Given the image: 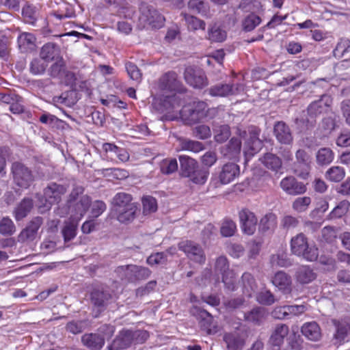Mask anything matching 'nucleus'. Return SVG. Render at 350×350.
I'll return each instance as SVG.
<instances>
[{
	"label": "nucleus",
	"mask_w": 350,
	"mask_h": 350,
	"mask_svg": "<svg viewBox=\"0 0 350 350\" xmlns=\"http://www.w3.org/2000/svg\"><path fill=\"white\" fill-rule=\"evenodd\" d=\"M217 114V107H209L206 102L200 100L189 102L180 111L181 120L189 126L212 120Z\"/></svg>",
	"instance_id": "1"
},
{
	"label": "nucleus",
	"mask_w": 350,
	"mask_h": 350,
	"mask_svg": "<svg viewBox=\"0 0 350 350\" xmlns=\"http://www.w3.org/2000/svg\"><path fill=\"white\" fill-rule=\"evenodd\" d=\"M11 174L14 183L23 189L29 188L35 180L31 170L20 161H14L12 163Z\"/></svg>",
	"instance_id": "2"
},
{
	"label": "nucleus",
	"mask_w": 350,
	"mask_h": 350,
	"mask_svg": "<svg viewBox=\"0 0 350 350\" xmlns=\"http://www.w3.org/2000/svg\"><path fill=\"white\" fill-rule=\"evenodd\" d=\"M157 87L162 92L184 94L187 88L178 79V75L174 71H168L162 75L157 81Z\"/></svg>",
	"instance_id": "3"
},
{
	"label": "nucleus",
	"mask_w": 350,
	"mask_h": 350,
	"mask_svg": "<svg viewBox=\"0 0 350 350\" xmlns=\"http://www.w3.org/2000/svg\"><path fill=\"white\" fill-rule=\"evenodd\" d=\"M178 248L184 252L190 260L199 265L205 263L206 255L199 243L191 240H183L178 243Z\"/></svg>",
	"instance_id": "4"
},
{
	"label": "nucleus",
	"mask_w": 350,
	"mask_h": 350,
	"mask_svg": "<svg viewBox=\"0 0 350 350\" xmlns=\"http://www.w3.org/2000/svg\"><path fill=\"white\" fill-rule=\"evenodd\" d=\"M296 160L292 165V170L297 176L306 179L311 170V158L308 152L299 149L295 153Z\"/></svg>",
	"instance_id": "5"
},
{
	"label": "nucleus",
	"mask_w": 350,
	"mask_h": 350,
	"mask_svg": "<svg viewBox=\"0 0 350 350\" xmlns=\"http://www.w3.org/2000/svg\"><path fill=\"white\" fill-rule=\"evenodd\" d=\"M140 19L154 28H161L164 25L165 18L153 6L147 3L141 5Z\"/></svg>",
	"instance_id": "6"
},
{
	"label": "nucleus",
	"mask_w": 350,
	"mask_h": 350,
	"mask_svg": "<svg viewBox=\"0 0 350 350\" xmlns=\"http://www.w3.org/2000/svg\"><path fill=\"white\" fill-rule=\"evenodd\" d=\"M42 224V217H33L19 233L18 241L20 243H27L34 241L37 237L38 230L40 228Z\"/></svg>",
	"instance_id": "7"
},
{
	"label": "nucleus",
	"mask_w": 350,
	"mask_h": 350,
	"mask_svg": "<svg viewBox=\"0 0 350 350\" xmlns=\"http://www.w3.org/2000/svg\"><path fill=\"white\" fill-rule=\"evenodd\" d=\"M184 79L187 84L193 88L202 89L208 85V80L202 70L187 67L184 72Z\"/></svg>",
	"instance_id": "8"
},
{
	"label": "nucleus",
	"mask_w": 350,
	"mask_h": 350,
	"mask_svg": "<svg viewBox=\"0 0 350 350\" xmlns=\"http://www.w3.org/2000/svg\"><path fill=\"white\" fill-rule=\"evenodd\" d=\"M66 191L67 187L65 185L51 183L44 189L43 196L49 204H58Z\"/></svg>",
	"instance_id": "9"
},
{
	"label": "nucleus",
	"mask_w": 350,
	"mask_h": 350,
	"mask_svg": "<svg viewBox=\"0 0 350 350\" xmlns=\"http://www.w3.org/2000/svg\"><path fill=\"white\" fill-rule=\"evenodd\" d=\"M289 333V327L286 324L278 323L273 329L268 343L272 350H280L284 339Z\"/></svg>",
	"instance_id": "10"
},
{
	"label": "nucleus",
	"mask_w": 350,
	"mask_h": 350,
	"mask_svg": "<svg viewBox=\"0 0 350 350\" xmlns=\"http://www.w3.org/2000/svg\"><path fill=\"white\" fill-rule=\"evenodd\" d=\"M332 104V98L329 95L323 94L320 98L312 102L307 108V112L311 118L326 113Z\"/></svg>",
	"instance_id": "11"
},
{
	"label": "nucleus",
	"mask_w": 350,
	"mask_h": 350,
	"mask_svg": "<svg viewBox=\"0 0 350 350\" xmlns=\"http://www.w3.org/2000/svg\"><path fill=\"white\" fill-rule=\"evenodd\" d=\"M241 228L244 234L252 235L256 229L257 218L254 213L247 208H243L239 213Z\"/></svg>",
	"instance_id": "12"
},
{
	"label": "nucleus",
	"mask_w": 350,
	"mask_h": 350,
	"mask_svg": "<svg viewBox=\"0 0 350 350\" xmlns=\"http://www.w3.org/2000/svg\"><path fill=\"white\" fill-rule=\"evenodd\" d=\"M280 185L282 189L291 196L301 195L307 191L306 185L292 176L284 178Z\"/></svg>",
	"instance_id": "13"
},
{
	"label": "nucleus",
	"mask_w": 350,
	"mask_h": 350,
	"mask_svg": "<svg viewBox=\"0 0 350 350\" xmlns=\"http://www.w3.org/2000/svg\"><path fill=\"white\" fill-rule=\"evenodd\" d=\"M239 85L233 83H218L208 88V94L213 97H226L237 95L239 92Z\"/></svg>",
	"instance_id": "14"
},
{
	"label": "nucleus",
	"mask_w": 350,
	"mask_h": 350,
	"mask_svg": "<svg viewBox=\"0 0 350 350\" xmlns=\"http://www.w3.org/2000/svg\"><path fill=\"white\" fill-rule=\"evenodd\" d=\"M272 284L284 295H289L293 291L291 275L284 271L276 272L271 280Z\"/></svg>",
	"instance_id": "15"
},
{
	"label": "nucleus",
	"mask_w": 350,
	"mask_h": 350,
	"mask_svg": "<svg viewBox=\"0 0 350 350\" xmlns=\"http://www.w3.org/2000/svg\"><path fill=\"white\" fill-rule=\"evenodd\" d=\"M273 135L276 139L282 144H291L293 137L288 125L284 121H277L273 125Z\"/></svg>",
	"instance_id": "16"
},
{
	"label": "nucleus",
	"mask_w": 350,
	"mask_h": 350,
	"mask_svg": "<svg viewBox=\"0 0 350 350\" xmlns=\"http://www.w3.org/2000/svg\"><path fill=\"white\" fill-rule=\"evenodd\" d=\"M240 174V167L232 162L224 164L219 172L218 178L223 185L232 182Z\"/></svg>",
	"instance_id": "17"
},
{
	"label": "nucleus",
	"mask_w": 350,
	"mask_h": 350,
	"mask_svg": "<svg viewBox=\"0 0 350 350\" xmlns=\"http://www.w3.org/2000/svg\"><path fill=\"white\" fill-rule=\"evenodd\" d=\"M131 330L123 329L107 347L108 350H121L129 347L133 344Z\"/></svg>",
	"instance_id": "18"
},
{
	"label": "nucleus",
	"mask_w": 350,
	"mask_h": 350,
	"mask_svg": "<svg viewBox=\"0 0 350 350\" xmlns=\"http://www.w3.org/2000/svg\"><path fill=\"white\" fill-rule=\"evenodd\" d=\"M198 312L200 320L199 326L202 331L207 334H211L217 332V326L214 325L213 317L206 310H201L197 307H193Z\"/></svg>",
	"instance_id": "19"
},
{
	"label": "nucleus",
	"mask_w": 350,
	"mask_h": 350,
	"mask_svg": "<svg viewBox=\"0 0 350 350\" xmlns=\"http://www.w3.org/2000/svg\"><path fill=\"white\" fill-rule=\"evenodd\" d=\"M181 99L176 94L163 96L159 98L157 109L161 113H171L180 107Z\"/></svg>",
	"instance_id": "20"
},
{
	"label": "nucleus",
	"mask_w": 350,
	"mask_h": 350,
	"mask_svg": "<svg viewBox=\"0 0 350 350\" xmlns=\"http://www.w3.org/2000/svg\"><path fill=\"white\" fill-rule=\"evenodd\" d=\"M81 342L90 350H100L105 345V340L100 334L86 333L81 336Z\"/></svg>",
	"instance_id": "21"
},
{
	"label": "nucleus",
	"mask_w": 350,
	"mask_h": 350,
	"mask_svg": "<svg viewBox=\"0 0 350 350\" xmlns=\"http://www.w3.org/2000/svg\"><path fill=\"white\" fill-rule=\"evenodd\" d=\"M17 43L21 53H30L36 49V38L31 33L22 32L17 38Z\"/></svg>",
	"instance_id": "22"
},
{
	"label": "nucleus",
	"mask_w": 350,
	"mask_h": 350,
	"mask_svg": "<svg viewBox=\"0 0 350 350\" xmlns=\"http://www.w3.org/2000/svg\"><path fill=\"white\" fill-rule=\"evenodd\" d=\"M40 57L46 63L55 61L61 57L59 47L55 43L47 42L42 46Z\"/></svg>",
	"instance_id": "23"
},
{
	"label": "nucleus",
	"mask_w": 350,
	"mask_h": 350,
	"mask_svg": "<svg viewBox=\"0 0 350 350\" xmlns=\"http://www.w3.org/2000/svg\"><path fill=\"white\" fill-rule=\"evenodd\" d=\"M241 150V141L237 137H232L229 142L221 150L224 157L228 159L239 158Z\"/></svg>",
	"instance_id": "24"
},
{
	"label": "nucleus",
	"mask_w": 350,
	"mask_h": 350,
	"mask_svg": "<svg viewBox=\"0 0 350 350\" xmlns=\"http://www.w3.org/2000/svg\"><path fill=\"white\" fill-rule=\"evenodd\" d=\"M223 340L228 350H242L245 345V339L237 332L224 334Z\"/></svg>",
	"instance_id": "25"
},
{
	"label": "nucleus",
	"mask_w": 350,
	"mask_h": 350,
	"mask_svg": "<svg viewBox=\"0 0 350 350\" xmlns=\"http://www.w3.org/2000/svg\"><path fill=\"white\" fill-rule=\"evenodd\" d=\"M133 196L125 192L117 193L113 198L112 204L114 213L118 211H122L124 208L133 206L136 202H133Z\"/></svg>",
	"instance_id": "26"
},
{
	"label": "nucleus",
	"mask_w": 350,
	"mask_h": 350,
	"mask_svg": "<svg viewBox=\"0 0 350 350\" xmlns=\"http://www.w3.org/2000/svg\"><path fill=\"white\" fill-rule=\"evenodd\" d=\"M302 334L308 340L317 341L321 337V330L315 321L305 323L301 327Z\"/></svg>",
	"instance_id": "27"
},
{
	"label": "nucleus",
	"mask_w": 350,
	"mask_h": 350,
	"mask_svg": "<svg viewBox=\"0 0 350 350\" xmlns=\"http://www.w3.org/2000/svg\"><path fill=\"white\" fill-rule=\"evenodd\" d=\"M178 151H189L198 153L205 149L204 145L198 141L192 140L185 137H178Z\"/></svg>",
	"instance_id": "28"
},
{
	"label": "nucleus",
	"mask_w": 350,
	"mask_h": 350,
	"mask_svg": "<svg viewBox=\"0 0 350 350\" xmlns=\"http://www.w3.org/2000/svg\"><path fill=\"white\" fill-rule=\"evenodd\" d=\"M180 176L188 178L198 165L197 161L187 155L179 156Z\"/></svg>",
	"instance_id": "29"
},
{
	"label": "nucleus",
	"mask_w": 350,
	"mask_h": 350,
	"mask_svg": "<svg viewBox=\"0 0 350 350\" xmlns=\"http://www.w3.org/2000/svg\"><path fill=\"white\" fill-rule=\"evenodd\" d=\"M317 274L309 266L303 265L299 267L295 273L297 282L301 284H307L314 281Z\"/></svg>",
	"instance_id": "30"
},
{
	"label": "nucleus",
	"mask_w": 350,
	"mask_h": 350,
	"mask_svg": "<svg viewBox=\"0 0 350 350\" xmlns=\"http://www.w3.org/2000/svg\"><path fill=\"white\" fill-rule=\"evenodd\" d=\"M308 239L303 233L297 234L293 237L291 240V249L292 252L297 255L301 256V254H304L308 248Z\"/></svg>",
	"instance_id": "31"
},
{
	"label": "nucleus",
	"mask_w": 350,
	"mask_h": 350,
	"mask_svg": "<svg viewBox=\"0 0 350 350\" xmlns=\"http://www.w3.org/2000/svg\"><path fill=\"white\" fill-rule=\"evenodd\" d=\"M33 206V200L25 198L14 208L13 215L16 221H21L27 216Z\"/></svg>",
	"instance_id": "32"
},
{
	"label": "nucleus",
	"mask_w": 350,
	"mask_h": 350,
	"mask_svg": "<svg viewBox=\"0 0 350 350\" xmlns=\"http://www.w3.org/2000/svg\"><path fill=\"white\" fill-rule=\"evenodd\" d=\"M79 221L77 219L70 217L64 222L62 233L65 242L72 240L77 236Z\"/></svg>",
	"instance_id": "33"
},
{
	"label": "nucleus",
	"mask_w": 350,
	"mask_h": 350,
	"mask_svg": "<svg viewBox=\"0 0 350 350\" xmlns=\"http://www.w3.org/2000/svg\"><path fill=\"white\" fill-rule=\"evenodd\" d=\"M138 211L137 204L124 208L122 211H118L115 212L116 219L118 221L122 224H128L132 222Z\"/></svg>",
	"instance_id": "34"
},
{
	"label": "nucleus",
	"mask_w": 350,
	"mask_h": 350,
	"mask_svg": "<svg viewBox=\"0 0 350 350\" xmlns=\"http://www.w3.org/2000/svg\"><path fill=\"white\" fill-rule=\"evenodd\" d=\"M267 316L266 310L262 307H256L250 312L245 313L244 318L247 322L256 325H260L265 319Z\"/></svg>",
	"instance_id": "35"
},
{
	"label": "nucleus",
	"mask_w": 350,
	"mask_h": 350,
	"mask_svg": "<svg viewBox=\"0 0 350 350\" xmlns=\"http://www.w3.org/2000/svg\"><path fill=\"white\" fill-rule=\"evenodd\" d=\"M260 161L265 167L273 172H278L282 168L281 159L274 154L266 153Z\"/></svg>",
	"instance_id": "36"
},
{
	"label": "nucleus",
	"mask_w": 350,
	"mask_h": 350,
	"mask_svg": "<svg viewBox=\"0 0 350 350\" xmlns=\"http://www.w3.org/2000/svg\"><path fill=\"white\" fill-rule=\"evenodd\" d=\"M91 204V198L87 196H82L79 201L77 202L74 206L77 219L80 220L86 213Z\"/></svg>",
	"instance_id": "37"
},
{
	"label": "nucleus",
	"mask_w": 350,
	"mask_h": 350,
	"mask_svg": "<svg viewBox=\"0 0 350 350\" xmlns=\"http://www.w3.org/2000/svg\"><path fill=\"white\" fill-rule=\"evenodd\" d=\"M209 176V170L208 169L200 167L199 165L188 177L189 180L196 185H204Z\"/></svg>",
	"instance_id": "38"
},
{
	"label": "nucleus",
	"mask_w": 350,
	"mask_h": 350,
	"mask_svg": "<svg viewBox=\"0 0 350 350\" xmlns=\"http://www.w3.org/2000/svg\"><path fill=\"white\" fill-rule=\"evenodd\" d=\"M334 158V153L329 148H321L317 152V162L319 165H327L331 163Z\"/></svg>",
	"instance_id": "39"
},
{
	"label": "nucleus",
	"mask_w": 350,
	"mask_h": 350,
	"mask_svg": "<svg viewBox=\"0 0 350 350\" xmlns=\"http://www.w3.org/2000/svg\"><path fill=\"white\" fill-rule=\"evenodd\" d=\"M241 280L243 286V293L248 297H251L256 287L254 278L251 273L245 272L242 275Z\"/></svg>",
	"instance_id": "40"
},
{
	"label": "nucleus",
	"mask_w": 350,
	"mask_h": 350,
	"mask_svg": "<svg viewBox=\"0 0 350 350\" xmlns=\"http://www.w3.org/2000/svg\"><path fill=\"white\" fill-rule=\"evenodd\" d=\"M345 176V171L343 167L340 166H332L325 172V178L331 182L338 183L341 181Z\"/></svg>",
	"instance_id": "41"
},
{
	"label": "nucleus",
	"mask_w": 350,
	"mask_h": 350,
	"mask_svg": "<svg viewBox=\"0 0 350 350\" xmlns=\"http://www.w3.org/2000/svg\"><path fill=\"white\" fill-rule=\"evenodd\" d=\"M277 226V216L273 213H267L260 220L259 228L262 231L273 230Z\"/></svg>",
	"instance_id": "42"
},
{
	"label": "nucleus",
	"mask_w": 350,
	"mask_h": 350,
	"mask_svg": "<svg viewBox=\"0 0 350 350\" xmlns=\"http://www.w3.org/2000/svg\"><path fill=\"white\" fill-rule=\"evenodd\" d=\"M143 214L149 215L157 211V202L156 198L151 196H145L142 198Z\"/></svg>",
	"instance_id": "43"
},
{
	"label": "nucleus",
	"mask_w": 350,
	"mask_h": 350,
	"mask_svg": "<svg viewBox=\"0 0 350 350\" xmlns=\"http://www.w3.org/2000/svg\"><path fill=\"white\" fill-rule=\"evenodd\" d=\"M350 208V202L348 200H342L338 205L330 212L329 217L330 219L340 218L345 215Z\"/></svg>",
	"instance_id": "44"
},
{
	"label": "nucleus",
	"mask_w": 350,
	"mask_h": 350,
	"mask_svg": "<svg viewBox=\"0 0 350 350\" xmlns=\"http://www.w3.org/2000/svg\"><path fill=\"white\" fill-rule=\"evenodd\" d=\"M350 51V40L347 38H342L339 40L336 46L333 51L335 57L341 58L344 55Z\"/></svg>",
	"instance_id": "45"
},
{
	"label": "nucleus",
	"mask_w": 350,
	"mask_h": 350,
	"mask_svg": "<svg viewBox=\"0 0 350 350\" xmlns=\"http://www.w3.org/2000/svg\"><path fill=\"white\" fill-rule=\"evenodd\" d=\"M262 146V141H246L244 146V154L247 159L252 158L258 153Z\"/></svg>",
	"instance_id": "46"
},
{
	"label": "nucleus",
	"mask_w": 350,
	"mask_h": 350,
	"mask_svg": "<svg viewBox=\"0 0 350 350\" xmlns=\"http://www.w3.org/2000/svg\"><path fill=\"white\" fill-rule=\"evenodd\" d=\"M16 231V226L9 217H3L0 220V234L4 236L12 235Z\"/></svg>",
	"instance_id": "47"
},
{
	"label": "nucleus",
	"mask_w": 350,
	"mask_h": 350,
	"mask_svg": "<svg viewBox=\"0 0 350 350\" xmlns=\"http://www.w3.org/2000/svg\"><path fill=\"white\" fill-rule=\"evenodd\" d=\"M311 202L308 196L299 197L293 202L292 208L297 213H303L308 210Z\"/></svg>",
	"instance_id": "48"
},
{
	"label": "nucleus",
	"mask_w": 350,
	"mask_h": 350,
	"mask_svg": "<svg viewBox=\"0 0 350 350\" xmlns=\"http://www.w3.org/2000/svg\"><path fill=\"white\" fill-rule=\"evenodd\" d=\"M109 294L103 291L94 290L91 293V301L93 304L98 308H103L105 306L106 301L109 299Z\"/></svg>",
	"instance_id": "49"
},
{
	"label": "nucleus",
	"mask_w": 350,
	"mask_h": 350,
	"mask_svg": "<svg viewBox=\"0 0 350 350\" xmlns=\"http://www.w3.org/2000/svg\"><path fill=\"white\" fill-rule=\"evenodd\" d=\"M161 172L163 174H171L178 170V163L176 159H165L159 165Z\"/></svg>",
	"instance_id": "50"
},
{
	"label": "nucleus",
	"mask_w": 350,
	"mask_h": 350,
	"mask_svg": "<svg viewBox=\"0 0 350 350\" xmlns=\"http://www.w3.org/2000/svg\"><path fill=\"white\" fill-rule=\"evenodd\" d=\"M47 66V63L41 58H35L30 62L29 71L33 75H41L44 73Z\"/></svg>",
	"instance_id": "51"
},
{
	"label": "nucleus",
	"mask_w": 350,
	"mask_h": 350,
	"mask_svg": "<svg viewBox=\"0 0 350 350\" xmlns=\"http://www.w3.org/2000/svg\"><path fill=\"white\" fill-rule=\"evenodd\" d=\"M222 282L226 288L229 291H234L236 284V273L232 269H228L221 274Z\"/></svg>",
	"instance_id": "52"
},
{
	"label": "nucleus",
	"mask_w": 350,
	"mask_h": 350,
	"mask_svg": "<svg viewBox=\"0 0 350 350\" xmlns=\"http://www.w3.org/2000/svg\"><path fill=\"white\" fill-rule=\"evenodd\" d=\"M256 301L264 306H271L275 302L274 295L270 290H262L256 295Z\"/></svg>",
	"instance_id": "53"
},
{
	"label": "nucleus",
	"mask_w": 350,
	"mask_h": 350,
	"mask_svg": "<svg viewBox=\"0 0 350 350\" xmlns=\"http://www.w3.org/2000/svg\"><path fill=\"white\" fill-rule=\"evenodd\" d=\"M261 23V18L258 15L252 13L243 21V28L245 31H251Z\"/></svg>",
	"instance_id": "54"
},
{
	"label": "nucleus",
	"mask_w": 350,
	"mask_h": 350,
	"mask_svg": "<svg viewBox=\"0 0 350 350\" xmlns=\"http://www.w3.org/2000/svg\"><path fill=\"white\" fill-rule=\"evenodd\" d=\"M208 38L211 42H221L226 38V32L214 25L208 30Z\"/></svg>",
	"instance_id": "55"
},
{
	"label": "nucleus",
	"mask_w": 350,
	"mask_h": 350,
	"mask_svg": "<svg viewBox=\"0 0 350 350\" xmlns=\"http://www.w3.org/2000/svg\"><path fill=\"white\" fill-rule=\"evenodd\" d=\"M185 19L189 30L196 31L198 29H205L206 24L202 20L196 16L187 14L185 16Z\"/></svg>",
	"instance_id": "56"
},
{
	"label": "nucleus",
	"mask_w": 350,
	"mask_h": 350,
	"mask_svg": "<svg viewBox=\"0 0 350 350\" xmlns=\"http://www.w3.org/2000/svg\"><path fill=\"white\" fill-rule=\"evenodd\" d=\"M105 174L116 180H124L129 176V172L126 170L121 168H107L104 169Z\"/></svg>",
	"instance_id": "57"
},
{
	"label": "nucleus",
	"mask_w": 350,
	"mask_h": 350,
	"mask_svg": "<svg viewBox=\"0 0 350 350\" xmlns=\"http://www.w3.org/2000/svg\"><path fill=\"white\" fill-rule=\"evenodd\" d=\"M230 135L231 131L230 126L227 124H224L216 129L214 139L216 142L221 144L226 142L230 137Z\"/></svg>",
	"instance_id": "58"
},
{
	"label": "nucleus",
	"mask_w": 350,
	"mask_h": 350,
	"mask_svg": "<svg viewBox=\"0 0 350 350\" xmlns=\"http://www.w3.org/2000/svg\"><path fill=\"white\" fill-rule=\"evenodd\" d=\"M237 230V225L234 221L231 219H224L221 228V234L224 237H230L234 234Z\"/></svg>",
	"instance_id": "59"
},
{
	"label": "nucleus",
	"mask_w": 350,
	"mask_h": 350,
	"mask_svg": "<svg viewBox=\"0 0 350 350\" xmlns=\"http://www.w3.org/2000/svg\"><path fill=\"white\" fill-rule=\"evenodd\" d=\"M350 334V321H343L337 325L334 337L337 340H343Z\"/></svg>",
	"instance_id": "60"
},
{
	"label": "nucleus",
	"mask_w": 350,
	"mask_h": 350,
	"mask_svg": "<svg viewBox=\"0 0 350 350\" xmlns=\"http://www.w3.org/2000/svg\"><path fill=\"white\" fill-rule=\"evenodd\" d=\"M22 15L27 23L35 25L37 21V14L34 7L27 5L23 8Z\"/></svg>",
	"instance_id": "61"
},
{
	"label": "nucleus",
	"mask_w": 350,
	"mask_h": 350,
	"mask_svg": "<svg viewBox=\"0 0 350 350\" xmlns=\"http://www.w3.org/2000/svg\"><path fill=\"white\" fill-rule=\"evenodd\" d=\"M193 134L200 139H207L211 137V131L208 126L201 124L196 126L193 130Z\"/></svg>",
	"instance_id": "62"
},
{
	"label": "nucleus",
	"mask_w": 350,
	"mask_h": 350,
	"mask_svg": "<svg viewBox=\"0 0 350 350\" xmlns=\"http://www.w3.org/2000/svg\"><path fill=\"white\" fill-rule=\"evenodd\" d=\"M126 70L130 79L137 82L142 79V75L138 67L132 62H126L125 64Z\"/></svg>",
	"instance_id": "63"
},
{
	"label": "nucleus",
	"mask_w": 350,
	"mask_h": 350,
	"mask_svg": "<svg viewBox=\"0 0 350 350\" xmlns=\"http://www.w3.org/2000/svg\"><path fill=\"white\" fill-rule=\"evenodd\" d=\"M299 220L297 217L292 215L284 216L280 222L281 228L286 230L295 228L299 225Z\"/></svg>",
	"instance_id": "64"
}]
</instances>
